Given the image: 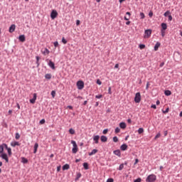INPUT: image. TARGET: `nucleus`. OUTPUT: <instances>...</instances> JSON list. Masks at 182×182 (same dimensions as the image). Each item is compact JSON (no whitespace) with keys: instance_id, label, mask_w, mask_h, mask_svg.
I'll list each match as a JSON object with an SVG mask.
<instances>
[{"instance_id":"obj_47","label":"nucleus","mask_w":182,"mask_h":182,"mask_svg":"<svg viewBox=\"0 0 182 182\" xmlns=\"http://www.w3.org/2000/svg\"><path fill=\"white\" fill-rule=\"evenodd\" d=\"M108 93H109V95H112V87H109L108 88Z\"/></svg>"},{"instance_id":"obj_62","label":"nucleus","mask_w":182,"mask_h":182,"mask_svg":"<svg viewBox=\"0 0 182 182\" xmlns=\"http://www.w3.org/2000/svg\"><path fill=\"white\" fill-rule=\"evenodd\" d=\"M114 68H115V69L119 68V64H116L115 66H114Z\"/></svg>"},{"instance_id":"obj_30","label":"nucleus","mask_w":182,"mask_h":182,"mask_svg":"<svg viewBox=\"0 0 182 182\" xmlns=\"http://www.w3.org/2000/svg\"><path fill=\"white\" fill-rule=\"evenodd\" d=\"M139 134H141V133H144V129L143 128H139L138 129Z\"/></svg>"},{"instance_id":"obj_25","label":"nucleus","mask_w":182,"mask_h":182,"mask_svg":"<svg viewBox=\"0 0 182 182\" xmlns=\"http://www.w3.org/2000/svg\"><path fill=\"white\" fill-rule=\"evenodd\" d=\"M70 168V166H69V164H66L63 166V170H69Z\"/></svg>"},{"instance_id":"obj_42","label":"nucleus","mask_w":182,"mask_h":182,"mask_svg":"<svg viewBox=\"0 0 182 182\" xmlns=\"http://www.w3.org/2000/svg\"><path fill=\"white\" fill-rule=\"evenodd\" d=\"M164 16H168V15H170V11H167L166 12L164 13Z\"/></svg>"},{"instance_id":"obj_51","label":"nucleus","mask_w":182,"mask_h":182,"mask_svg":"<svg viewBox=\"0 0 182 182\" xmlns=\"http://www.w3.org/2000/svg\"><path fill=\"white\" fill-rule=\"evenodd\" d=\"M168 108H166V109L165 111H163V113H164V114H166V113H168Z\"/></svg>"},{"instance_id":"obj_32","label":"nucleus","mask_w":182,"mask_h":182,"mask_svg":"<svg viewBox=\"0 0 182 182\" xmlns=\"http://www.w3.org/2000/svg\"><path fill=\"white\" fill-rule=\"evenodd\" d=\"M16 140H19V139H21V135L19 134V133H16Z\"/></svg>"},{"instance_id":"obj_26","label":"nucleus","mask_w":182,"mask_h":182,"mask_svg":"<svg viewBox=\"0 0 182 182\" xmlns=\"http://www.w3.org/2000/svg\"><path fill=\"white\" fill-rule=\"evenodd\" d=\"M46 79H48L50 80V79H52V75L51 74H46L45 75Z\"/></svg>"},{"instance_id":"obj_14","label":"nucleus","mask_w":182,"mask_h":182,"mask_svg":"<svg viewBox=\"0 0 182 182\" xmlns=\"http://www.w3.org/2000/svg\"><path fill=\"white\" fill-rule=\"evenodd\" d=\"M11 146V147H16V146H21V144L18 141H12Z\"/></svg>"},{"instance_id":"obj_36","label":"nucleus","mask_w":182,"mask_h":182,"mask_svg":"<svg viewBox=\"0 0 182 182\" xmlns=\"http://www.w3.org/2000/svg\"><path fill=\"white\" fill-rule=\"evenodd\" d=\"M161 134L159 133H158L156 136L154 137L155 140H157V139H159V137H161Z\"/></svg>"},{"instance_id":"obj_19","label":"nucleus","mask_w":182,"mask_h":182,"mask_svg":"<svg viewBox=\"0 0 182 182\" xmlns=\"http://www.w3.org/2000/svg\"><path fill=\"white\" fill-rule=\"evenodd\" d=\"M5 144H3L1 145H0V154H4V149H5Z\"/></svg>"},{"instance_id":"obj_24","label":"nucleus","mask_w":182,"mask_h":182,"mask_svg":"<svg viewBox=\"0 0 182 182\" xmlns=\"http://www.w3.org/2000/svg\"><path fill=\"white\" fill-rule=\"evenodd\" d=\"M159 48H160V43L157 42L154 46V50H159Z\"/></svg>"},{"instance_id":"obj_31","label":"nucleus","mask_w":182,"mask_h":182,"mask_svg":"<svg viewBox=\"0 0 182 182\" xmlns=\"http://www.w3.org/2000/svg\"><path fill=\"white\" fill-rule=\"evenodd\" d=\"M36 64L38 66H39V65H40L39 60L41 59V58L39 56H36Z\"/></svg>"},{"instance_id":"obj_27","label":"nucleus","mask_w":182,"mask_h":182,"mask_svg":"<svg viewBox=\"0 0 182 182\" xmlns=\"http://www.w3.org/2000/svg\"><path fill=\"white\" fill-rule=\"evenodd\" d=\"M83 167L85 170H89V164H87V163H84Z\"/></svg>"},{"instance_id":"obj_54","label":"nucleus","mask_w":182,"mask_h":182,"mask_svg":"<svg viewBox=\"0 0 182 182\" xmlns=\"http://www.w3.org/2000/svg\"><path fill=\"white\" fill-rule=\"evenodd\" d=\"M113 181H114L113 178H108L107 180V182H113Z\"/></svg>"},{"instance_id":"obj_58","label":"nucleus","mask_w":182,"mask_h":182,"mask_svg":"<svg viewBox=\"0 0 182 182\" xmlns=\"http://www.w3.org/2000/svg\"><path fill=\"white\" fill-rule=\"evenodd\" d=\"M149 86H150V82H148L146 83V90H147V89H149Z\"/></svg>"},{"instance_id":"obj_16","label":"nucleus","mask_w":182,"mask_h":182,"mask_svg":"<svg viewBox=\"0 0 182 182\" xmlns=\"http://www.w3.org/2000/svg\"><path fill=\"white\" fill-rule=\"evenodd\" d=\"M18 40L20 41V42H25L26 41L25 35L19 36Z\"/></svg>"},{"instance_id":"obj_56","label":"nucleus","mask_w":182,"mask_h":182,"mask_svg":"<svg viewBox=\"0 0 182 182\" xmlns=\"http://www.w3.org/2000/svg\"><path fill=\"white\" fill-rule=\"evenodd\" d=\"M151 107L152 109H157V107L156 106V105H152L151 106Z\"/></svg>"},{"instance_id":"obj_59","label":"nucleus","mask_w":182,"mask_h":182,"mask_svg":"<svg viewBox=\"0 0 182 182\" xmlns=\"http://www.w3.org/2000/svg\"><path fill=\"white\" fill-rule=\"evenodd\" d=\"M137 163H139V160L137 159H136L135 162H134V165L136 166V164H137Z\"/></svg>"},{"instance_id":"obj_23","label":"nucleus","mask_w":182,"mask_h":182,"mask_svg":"<svg viewBox=\"0 0 182 182\" xmlns=\"http://www.w3.org/2000/svg\"><path fill=\"white\" fill-rule=\"evenodd\" d=\"M97 153V149H93L91 152L89 153V156H93Z\"/></svg>"},{"instance_id":"obj_45","label":"nucleus","mask_w":182,"mask_h":182,"mask_svg":"<svg viewBox=\"0 0 182 182\" xmlns=\"http://www.w3.org/2000/svg\"><path fill=\"white\" fill-rule=\"evenodd\" d=\"M115 133H120V128L117 127V128L115 129Z\"/></svg>"},{"instance_id":"obj_52","label":"nucleus","mask_w":182,"mask_h":182,"mask_svg":"<svg viewBox=\"0 0 182 182\" xmlns=\"http://www.w3.org/2000/svg\"><path fill=\"white\" fill-rule=\"evenodd\" d=\"M107 132H109L108 129H104L102 133L103 134H107Z\"/></svg>"},{"instance_id":"obj_20","label":"nucleus","mask_w":182,"mask_h":182,"mask_svg":"<svg viewBox=\"0 0 182 182\" xmlns=\"http://www.w3.org/2000/svg\"><path fill=\"white\" fill-rule=\"evenodd\" d=\"M38 147H39V144H38V143H36L34 144V151H33L34 154H36V152L38 151Z\"/></svg>"},{"instance_id":"obj_63","label":"nucleus","mask_w":182,"mask_h":182,"mask_svg":"<svg viewBox=\"0 0 182 182\" xmlns=\"http://www.w3.org/2000/svg\"><path fill=\"white\" fill-rule=\"evenodd\" d=\"M127 122L129 123V124L132 123V119H127Z\"/></svg>"},{"instance_id":"obj_38","label":"nucleus","mask_w":182,"mask_h":182,"mask_svg":"<svg viewBox=\"0 0 182 182\" xmlns=\"http://www.w3.org/2000/svg\"><path fill=\"white\" fill-rule=\"evenodd\" d=\"M62 42H63V43H64V45H66V43H68V41H66V39H65V37H63Z\"/></svg>"},{"instance_id":"obj_12","label":"nucleus","mask_w":182,"mask_h":182,"mask_svg":"<svg viewBox=\"0 0 182 182\" xmlns=\"http://www.w3.org/2000/svg\"><path fill=\"white\" fill-rule=\"evenodd\" d=\"M36 93L33 94V97L32 99L30 100V102L32 103V105L35 104V102H36Z\"/></svg>"},{"instance_id":"obj_9","label":"nucleus","mask_w":182,"mask_h":182,"mask_svg":"<svg viewBox=\"0 0 182 182\" xmlns=\"http://www.w3.org/2000/svg\"><path fill=\"white\" fill-rule=\"evenodd\" d=\"M41 53L46 56V55H49V53H50V51H49L48 48H44L43 50H41Z\"/></svg>"},{"instance_id":"obj_1","label":"nucleus","mask_w":182,"mask_h":182,"mask_svg":"<svg viewBox=\"0 0 182 182\" xmlns=\"http://www.w3.org/2000/svg\"><path fill=\"white\" fill-rule=\"evenodd\" d=\"M157 177L154 174H151L148 176V177L146 179V182H154L156 180Z\"/></svg>"},{"instance_id":"obj_39","label":"nucleus","mask_w":182,"mask_h":182,"mask_svg":"<svg viewBox=\"0 0 182 182\" xmlns=\"http://www.w3.org/2000/svg\"><path fill=\"white\" fill-rule=\"evenodd\" d=\"M51 95L53 97H55L56 96V92L55 90H53L51 92Z\"/></svg>"},{"instance_id":"obj_11","label":"nucleus","mask_w":182,"mask_h":182,"mask_svg":"<svg viewBox=\"0 0 182 182\" xmlns=\"http://www.w3.org/2000/svg\"><path fill=\"white\" fill-rule=\"evenodd\" d=\"M48 66L50 68H51V69H53V70H55V69H56V68L55 67V63L53 62H52V60H49Z\"/></svg>"},{"instance_id":"obj_10","label":"nucleus","mask_w":182,"mask_h":182,"mask_svg":"<svg viewBox=\"0 0 182 182\" xmlns=\"http://www.w3.org/2000/svg\"><path fill=\"white\" fill-rule=\"evenodd\" d=\"M16 28V26H15V24H12L10 27H9V32L10 33H12L13 32H15V29Z\"/></svg>"},{"instance_id":"obj_6","label":"nucleus","mask_w":182,"mask_h":182,"mask_svg":"<svg viewBox=\"0 0 182 182\" xmlns=\"http://www.w3.org/2000/svg\"><path fill=\"white\" fill-rule=\"evenodd\" d=\"M58 16V11L56 10H53L51 14H50V18L51 19H55Z\"/></svg>"},{"instance_id":"obj_40","label":"nucleus","mask_w":182,"mask_h":182,"mask_svg":"<svg viewBox=\"0 0 182 182\" xmlns=\"http://www.w3.org/2000/svg\"><path fill=\"white\" fill-rule=\"evenodd\" d=\"M140 16H141V19H144V18H146L144 13H140Z\"/></svg>"},{"instance_id":"obj_57","label":"nucleus","mask_w":182,"mask_h":182,"mask_svg":"<svg viewBox=\"0 0 182 182\" xmlns=\"http://www.w3.org/2000/svg\"><path fill=\"white\" fill-rule=\"evenodd\" d=\"M168 21H173V16L171 15L168 16Z\"/></svg>"},{"instance_id":"obj_28","label":"nucleus","mask_w":182,"mask_h":182,"mask_svg":"<svg viewBox=\"0 0 182 182\" xmlns=\"http://www.w3.org/2000/svg\"><path fill=\"white\" fill-rule=\"evenodd\" d=\"M164 93H165L166 96H170V95H171V91H170V90H166V91L164 92Z\"/></svg>"},{"instance_id":"obj_22","label":"nucleus","mask_w":182,"mask_h":182,"mask_svg":"<svg viewBox=\"0 0 182 182\" xmlns=\"http://www.w3.org/2000/svg\"><path fill=\"white\" fill-rule=\"evenodd\" d=\"M101 141H102L103 143H105V141H107V137L106 136H102Z\"/></svg>"},{"instance_id":"obj_61","label":"nucleus","mask_w":182,"mask_h":182,"mask_svg":"<svg viewBox=\"0 0 182 182\" xmlns=\"http://www.w3.org/2000/svg\"><path fill=\"white\" fill-rule=\"evenodd\" d=\"M164 66V63H161V64H160V68H163Z\"/></svg>"},{"instance_id":"obj_18","label":"nucleus","mask_w":182,"mask_h":182,"mask_svg":"<svg viewBox=\"0 0 182 182\" xmlns=\"http://www.w3.org/2000/svg\"><path fill=\"white\" fill-rule=\"evenodd\" d=\"M161 31H166V29H167V24L166 23H162L161 24Z\"/></svg>"},{"instance_id":"obj_4","label":"nucleus","mask_w":182,"mask_h":182,"mask_svg":"<svg viewBox=\"0 0 182 182\" xmlns=\"http://www.w3.org/2000/svg\"><path fill=\"white\" fill-rule=\"evenodd\" d=\"M141 100V95H140V92H137L135 95L134 102L135 103H140Z\"/></svg>"},{"instance_id":"obj_5","label":"nucleus","mask_w":182,"mask_h":182,"mask_svg":"<svg viewBox=\"0 0 182 182\" xmlns=\"http://www.w3.org/2000/svg\"><path fill=\"white\" fill-rule=\"evenodd\" d=\"M0 157H1V159H3V160H5L6 163H9V159H8V154H1L0 155Z\"/></svg>"},{"instance_id":"obj_37","label":"nucleus","mask_w":182,"mask_h":182,"mask_svg":"<svg viewBox=\"0 0 182 182\" xmlns=\"http://www.w3.org/2000/svg\"><path fill=\"white\" fill-rule=\"evenodd\" d=\"M113 141L114 143H117V141H119V139L117 138V136H114L113 137Z\"/></svg>"},{"instance_id":"obj_48","label":"nucleus","mask_w":182,"mask_h":182,"mask_svg":"<svg viewBox=\"0 0 182 182\" xmlns=\"http://www.w3.org/2000/svg\"><path fill=\"white\" fill-rule=\"evenodd\" d=\"M134 182H141V178H138L136 179Z\"/></svg>"},{"instance_id":"obj_17","label":"nucleus","mask_w":182,"mask_h":182,"mask_svg":"<svg viewBox=\"0 0 182 182\" xmlns=\"http://www.w3.org/2000/svg\"><path fill=\"white\" fill-rule=\"evenodd\" d=\"M114 154H115V156H118V157H120V156H122V153L119 149L114 151Z\"/></svg>"},{"instance_id":"obj_3","label":"nucleus","mask_w":182,"mask_h":182,"mask_svg":"<svg viewBox=\"0 0 182 182\" xmlns=\"http://www.w3.org/2000/svg\"><path fill=\"white\" fill-rule=\"evenodd\" d=\"M77 87L79 90H82V89H83V87H85V82L82 80L77 81Z\"/></svg>"},{"instance_id":"obj_43","label":"nucleus","mask_w":182,"mask_h":182,"mask_svg":"<svg viewBox=\"0 0 182 182\" xmlns=\"http://www.w3.org/2000/svg\"><path fill=\"white\" fill-rule=\"evenodd\" d=\"M95 97L96 99H102V97H103V95H96Z\"/></svg>"},{"instance_id":"obj_55","label":"nucleus","mask_w":182,"mask_h":182,"mask_svg":"<svg viewBox=\"0 0 182 182\" xmlns=\"http://www.w3.org/2000/svg\"><path fill=\"white\" fill-rule=\"evenodd\" d=\"M97 84L100 85H102V81H100V80H97Z\"/></svg>"},{"instance_id":"obj_60","label":"nucleus","mask_w":182,"mask_h":182,"mask_svg":"<svg viewBox=\"0 0 182 182\" xmlns=\"http://www.w3.org/2000/svg\"><path fill=\"white\" fill-rule=\"evenodd\" d=\"M81 174L80 173H78L77 175V178H80V177H81Z\"/></svg>"},{"instance_id":"obj_50","label":"nucleus","mask_w":182,"mask_h":182,"mask_svg":"<svg viewBox=\"0 0 182 182\" xmlns=\"http://www.w3.org/2000/svg\"><path fill=\"white\" fill-rule=\"evenodd\" d=\"M40 124H45V119H41L40 121Z\"/></svg>"},{"instance_id":"obj_53","label":"nucleus","mask_w":182,"mask_h":182,"mask_svg":"<svg viewBox=\"0 0 182 182\" xmlns=\"http://www.w3.org/2000/svg\"><path fill=\"white\" fill-rule=\"evenodd\" d=\"M149 16L150 18H151V17L153 16V11H150V12L149 13Z\"/></svg>"},{"instance_id":"obj_21","label":"nucleus","mask_w":182,"mask_h":182,"mask_svg":"<svg viewBox=\"0 0 182 182\" xmlns=\"http://www.w3.org/2000/svg\"><path fill=\"white\" fill-rule=\"evenodd\" d=\"M119 127H120L121 129H126V127H127L126 123H124V122H121V123L119 124Z\"/></svg>"},{"instance_id":"obj_44","label":"nucleus","mask_w":182,"mask_h":182,"mask_svg":"<svg viewBox=\"0 0 182 182\" xmlns=\"http://www.w3.org/2000/svg\"><path fill=\"white\" fill-rule=\"evenodd\" d=\"M54 46L55 48H58V46H59V43L58 41L54 42Z\"/></svg>"},{"instance_id":"obj_13","label":"nucleus","mask_w":182,"mask_h":182,"mask_svg":"<svg viewBox=\"0 0 182 182\" xmlns=\"http://www.w3.org/2000/svg\"><path fill=\"white\" fill-rule=\"evenodd\" d=\"M99 139H100V136L99 135L93 136V140L96 144H99Z\"/></svg>"},{"instance_id":"obj_41","label":"nucleus","mask_w":182,"mask_h":182,"mask_svg":"<svg viewBox=\"0 0 182 182\" xmlns=\"http://www.w3.org/2000/svg\"><path fill=\"white\" fill-rule=\"evenodd\" d=\"M144 48H146V46L144 44L139 45V48L140 49H144Z\"/></svg>"},{"instance_id":"obj_46","label":"nucleus","mask_w":182,"mask_h":182,"mask_svg":"<svg viewBox=\"0 0 182 182\" xmlns=\"http://www.w3.org/2000/svg\"><path fill=\"white\" fill-rule=\"evenodd\" d=\"M124 18L125 21H129V19H130V16H125Z\"/></svg>"},{"instance_id":"obj_29","label":"nucleus","mask_w":182,"mask_h":182,"mask_svg":"<svg viewBox=\"0 0 182 182\" xmlns=\"http://www.w3.org/2000/svg\"><path fill=\"white\" fill-rule=\"evenodd\" d=\"M21 161H22L24 164H26V163H28V159H26V158H25V157H22V158H21Z\"/></svg>"},{"instance_id":"obj_49","label":"nucleus","mask_w":182,"mask_h":182,"mask_svg":"<svg viewBox=\"0 0 182 182\" xmlns=\"http://www.w3.org/2000/svg\"><path fill=\"white\" fill-rule=\"evenodd\" d=\"M79 25H80V20H77L76 21V26H79Z\"/></svg>"},{"instance_id":"obj_64","label":"nucleus","mask_w":182,"mask_h":182,"mask_svg":"<svg viewBox=\"0 0 182 182\" xmlns=\"http://www.w3.org/2000/svg\"><path fill=\"white\" fill-rule=\"evenodd\" d=\"M57 171H60V166H58Z\"/></svg>"},{"instance_id":"obj_8","label":"nucleus","mask_w":182,"mask_h":182,"mask_svg":"<svg viewBox=\"0 0 182 182\" xmlns=\"http://www.w3.org/2000/svg\"><path fill=\"white\" fill-rule=\"evenodd\" d=\"M151 30H146L145 31V35L144 36V38H145V39L149 38V36H151Z\"/></svg>"},{"instance_id":"obj_2","label":"nucleus","mask_w":182,"mask_h":182,"mask_svg":"<svg viewBox=\"0 0 182 182\" xmlns=\"http://www.w3.org/2000/svg\"><path fill=\"white\" fill-rule=\"evenodd\" d=\"M71 144L73 146L72 151L74 154H76V153H77V144H76V141H71Z\"/></svg>"},{"instance_id":"obj_34","label":"nucleus","mask_w":182,"mask_h":182,"mask_svg":"<svg viewBox=\"0 0 182 182\" xmlns=\"http://www.w3.org/2000/svg\"><path fill=\"white\" fill-rule=\"evenodd\" d=\"M166 30H161V36L163 38H164L165 35H166Z\"/></svg>"},{"instance_id":"obj_7","label":"nucleus","mask_w":182,"mask_h":182,"mask_svg":"<svg viewBox=\"0 0 182 182\" xmlns=\"http://www.w3.org/2000/svg\"><path fill=\"white\" fill-rule=\"evenodd\" d=\"M5 149L7 150V153L9 154V156L11 157L12 156V149L8 147V145L6 144H4Z\"/></svg>"},{"instance_id":"obj_33","label":"nucleus","mask_w":182,"mask_h":182,"mask_svg":"<svg viewBox=\"0 0 182 182\" xmlns=\"http://www.w3.org/2000/svg\"><path fill=\"white\" fill-rule=\"evenodd\" d=\"M123 168H124V164H122L119 165L118 170L122 171Z\"/></svg>"},{"instance_id":"obj_35","label":"nucleus","mask_w":182,"mask_h":182,"mask_svg":"<svg viewBox=\"0 0 182 182\" xmlns=\"http://www.w3.org/2000/svg\"><path fill=\"white\" fill-rule=\"evenodd\" d=\"M69 133H70V134H75V129H69Z\"/></svg>"},{"instance_id":"obj_15","label":"nucleus","mask_w":182,"mask_h":182,"mask_svg":"<svg viewBox=\"0 0 182 182\" xmlns=\"http://www.w3.org/2000/svg\"><path fill=\"white\" fill-rule=\"evenodd\" d=\"M120 149L122 150V151H124L127 150V144H123L120 146Z\"/></svg>"}]
</instances>
